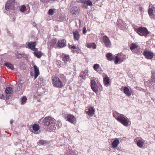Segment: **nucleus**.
<instances>
[{
  "mask_svg": "<svg viewBox=\"0 0 155 155\" xmlns=\"http://www.w3.org/2000/svg\"><path fill=\"white\" fill-rule=\"evenodd\" d=\"M113 116L118 121L125 126L129 125V121L127 117L123 114H120L116 111L113 112Z\"/></svg>",
  "mask_w": 155,
  "mask_h": 155,
  "instance_id": "nucleus-1",
  "label": "nucleus"
},
{
  "mask_svg": "<svg viewBox=\"0 0 155 155\" xmlns=\"http://www.w3.org/2000/svg\"><path fill=\"white\" fill-rule=\"evenodd\" d=\"M43 121L45 125L49 126L48 129L50 131H54L56 129L55 120L53 118L50 117H46L44 119Z\"/></svg>",
  "mask_w": 155,
  "mask_h": 155,
  "instance_id": "nucleus-2",
  "label": "nucleus"
},
{
  "mask_svg": "<svg viewBox=\"0 0 155 155\" xmlns=\"http://www.w3.org/2000/svg\"><path fill=\"white\" fill-rule=\"evenodd\" d=\"M135 31L141 36H146L149 33V32L147 28L144 27H138L137 26L134 27Z\"/></svg>",
  "mask_w": 155,
  "mask_h": 155,
  "instance_id": "nucleus-3",
  "label": "nucleus"
},
{
  "mask_svg": "<svg viewBox=\"0 0 155 155\" xmlns=\"http://www.w3.org/2000/svg\"><path fill=\"white\" fill-rule=\"evenodd\" d=\"M52 83L55 87L61 88L64 86L62 81L58 77L55 76H54L52 77Z\"/></svg>",
  "mask_w": 155,
  "mask_h": 155,
  "instance_id": "nucleus-4",
  "label": "nucleus"
},
{
  "mask_svg": "<svg viewBox=\"0 0 155 155\" xmlns=\"http://www.w3.org/2000/svg\"><path fill=\"white\" fill-rule=\"evenodd\" d=\"M14 0H10L5 5V9L7 11H9L12 13H14L15 12V6H12L10 5V2L12 3L14 2Z\"/></svg>",
  "mask_w": 155,
  "mask_h": 155,
  "instance_id": "nucleus-5",
  "label": "nucleus"
},
{
  "mask_svg": "<svg viewBox=\"0 0 155 155\" xmlns=\"http://www.w3.org/2000/svg\"><path fill=\"white\" fill-rule=\"evenodd\" d=\"M80 9L78 6L72 7L71 9L70 13L73 15H77L79 14Z\"/></svg>",
  "mask_w": 155,
  "mask_h": 155,
  "instance_id": "nucleus-6",
  "label": "nucleus"
},
{
  "mask_svg": "<svg viewBox=\"0 0 155 155\" xmlns=\"http://www.w3.org/2000/svg\"><path fill=\"white\" fill-rule=\"evenodd\" d=\"M103 41L107 47L110 48L112 45L109 38L106 35H104L103 37Z\"/></svg>",
  "mask_w": 155,
  "mask_h": 155,
  "instance_id": "nucleus-7",
  "label": "nucleus"
},
{
  "mask_svg": "<svg viewBox=\"0 0 155 155\" xmlns=\"http://www.w3.org/2000/svg\"><path fill=\"white\" fill-rule=\"evenodd\" d=\"M6 93V99H9L11 97L13 92L12 88L10 87H8L6 88L5 90Z\"/></svg>",
  "mask_w": 155,
  "mask_h": 155,
  "instance_id": "nucleus-8",
  "label": "nucleus"
},
{
  "mask_svg": "<svg viewBox=\"0 0 155 155\" xmlns=\"http://www.w3.org/2000/svg\"><path fill=\"white\" fill-rule=\"evenodd\" d=\"M66 119L67 121L73 124H75L76 122V119L72 114H68L66 116Z\"/></svg>",
  "mask_w": 155,
  "mask_h": 155,
  "instance_id": "nucleus-9",
  "label": "nucleus"
},
{
  "mask_svg": "<svg viewBox=\"0 0 155 155\" xmlns=\"http://www.w3.org/2000/svg\"><path fill=\"white\" fill-rule=\"evenodd\" d=\"M88 76V70L85 69L82 71L79 76V79L80 80H84Z\"/></svg>",
  "mask_w": 155,
  "mask_h": 155,
  "instance_id": "nucleus-10",
  "label": "nucleus"
},
{
  "mask_svg": "<svg viewBox=\"0 0 155 155\" xmlns=\"http://www.w3.org/2000/svg\"><path fill=\"white\" fill-rule=\"evenodd\" d=\"M143 54L145 58L148 59H152L153 57V54L151 51H144Z\"/></svg>",
  "mask_w": 155,
  "mask_h": 155,
  "instance_id": "nucleus-11",
  "label": "nucleus"
},
{
  "mask_svg": "<svg viewBox=\"0 0 155 155\" xmlns=\"http://www.w3.org/2000/svg\"><path fill=\"white\" fill-rule=\"evenodd\" d=\"M91 88L92 90L95 93L98 91V87L96 82L94 80H92L91 81Z\"/></svg>",
  "mask_w": 155,
  "mask_h": 155,
  "instance_id": "nucleus-12",
  "label": "nucleus"
},
{
  "mask_svg": "<svg viewBox=\"0 0 155 155\" xmlns=\"http://www.w3.org/2000/svg\"><path fill=\"white\" fill-rule=\"evenodd\" d=\"M36 45V43L35 42H28V44L27 46L31 50L34 51L35 50H37V48H35V47Z\"/></svg>",
  "mask_w": 155,
  "mask_h": 155,
  "instance_id": "nucleus-13",
  "label": "nucleus"
},
{
  "mask_svg": "<svg viewBox=\"0 0 155 155\" xmlns=\"http://www.w3.org/2000/svg\"><path fill=\"white\" fill-rule=\"evenodd\" d=\"M61 57L62 60L65 64L69 62L71 60L68 54H63Z\"/></svg>",
  "mask_w": 155,
  "mask_h": 155,
  "instance_id": "nucleus-14",
  "label": "nucleus"
},
{
  "mask_svg": "<svg viewBox=\"0 0 155 155\" xmlns=\"http://www.w3.org/2000/svg\"><path fill=\"white\" fill-rule=\"evenodd\" d=\"M117 24L118 26L121 29L124 28L125 26V23L121 19H118L117 22Z\"/></svg>",
  "mask_w": 155,
  "mask_h": 155,
  "instance_id": "nucleus-15",
  "label": "nucleus"
},
{
  "mask_svg": "<svg viewBox=\"0 0 155 155\" xmlns=\"http://www.w3.org/2000/svg\"><path fill=\"white\" fill-rule=\"evenodd\" d=\"M95 110L93 107H89L88 110L85 111L86 113L90 116H92L94 114Z\"/></svg>",
  "mask_w": 155,
  "mask_h": 155,
  "instance_id": "nucleus-16",
  "label": "nucleus"
},
{
  "mask_svg": "<svg viewBox=\"0 0 155 155\" xmlns=\"http://www.w3.org/2000/svg\"><path fill=\"white\" fill-rule=\"evenodd\" d=\"M58 45L60 48L63 47L66 45V41L64 39L59 40L58 41Z\"/></svg>",
  "mask_w": 155,
  "mask_h": 155,
  "instance_id": "nucleus-17",
  "label": "nucleus"
},
{
  "mask_svg": "<svg viewBox=\"0 0 155 155\" xmlns=\"http://www.w3.org/2000/svg\"><path fill=\"white\" fill-rule=\"evenodd\" d=\"M144 140H138L137 141V146L140 148H146L145 146H144Z\"/></svg>",
  "mask_w": 155,
  "mask_h": 155,
  "instance_id": "nucleus-18",
  "label": "nucleus"
},
{
  "mask_svg": "<svg viewBox=\"0 0 155 155\" xmlns=\"http://www.w3.org/2000/svg\"><path fill=\"white\" fill-rule=\"evenodd\" d=\"M35 74L34 77L35 79L36 78L39 74V71L38 68L36 65L34 66Z\"/></svg>",
  "mask_w": 155,
  "mask_h": 155,
  "instance_id": "nucleus-19",
  "label": "nucleus"
},
{
  "mask_svg": "<svg viewBox=\"0 0 155 155\" xmlns=\"http://www.w3.org/2000/svg\"><path fill=\"white\" fill-rule=\"evenodd\" d=\"M79 2L86 4L87 6H91L92 4V2L89 0H80Z\"/></svg>",
  "mask_w": 155,
  "mask_h": 155,
  "instance_id": "nucleus-20",
  "label": "nucleus"
},
{
  "mask_svg": "<svg viewBox=\"0 0 155 155\" xmlns=\"http://www.w3.org/2000/svg\"><path fill=\"white\" fill-rule=\"evenodd\" d=\"M34 54L35 56L37 57L38 58H40L42 55V52L41 51H38V49L37 50H35L34 51Z\"/></svg>",
  "mask_w": 155,
  "mask_h": 155,
  "instance_id": "nucleus-21",
  "label": "nucleus"
},
{
  "mask_svg": "<svg viewBox=\"0 0 155 155\" xmlns=\"http://www.w3.org/2000/svg\"><path fill=\"white\" fill-rule=\"evenodd\" d=\"M74 39L75 40L78 41L80 38V34L77 31H76L73 32Z\"/></svg>",
  "mask_w": 155,
  "mask_h": 155,
  "instance_id": "nucleus-22",
  "label": "nucleus"
},
{
  "mask_svg": "<svg viewBox=\"0 0 155 155\" xmlns=\"http://www.w3.org/2000/svg\"><path fill=\"white\" fill-rule=\"evenodd\" d=\"M104 83L106 87H108L110 85L109 78L107 76H106L104 78Z\"/></svg>",
  "mask_w": 155,
  "mask_h": 155,
  "instance_id": "nucleus-23",
  "label": "nucleus"
},
{
  "mask_svg": "<svg viewBox=\"0 0 155 155\" xmlns=\"http://www.w3.org/2000/svg\"><path fill=\"white\" fill-rule=\"evenodd\" d=\"M148 13L151 18H155V15L153 13V10L152 8H150L148 10Z\"/></svg>",
  "mask_w": 155,
  "mask_h": 155,
  "instance_id": "nucleus-24",
  "label": "nucleus"
},
{
  "mask_svg": "<svg viewBox=\"0 0 155 155\" xmlns=\"http://www.w3.org/2000/svg\"><path fill=\"white\" fill-rule=\"evenodd\" d=\"M86 46L88 48H92L93 49H96L97 47L96 45L94 43H87V44Z\"/></svg>",
  "mask_w": 155,
  "mask_h": 155,
  "instance_id": "nucleus-25",
  "label": "nucleus"
},
{
  "mask_svg": "<svg viewBox=\"0 0 155 155\" xmlns=\"http://www.w3.org/2000/svg\"><path fill=\"white\" fill-rule=\"evenodd\" d=\"M115 56L113 55L111 53H109L107 54V59L109 61H112L115 59Z\"/></svg>",
  "mask_w": 155,
  "mask_h": 155,
  "instance_id": "nucleus-26",
  "label": "nucleus"
},
{
  "mask_svg": "<svg viewBox=\"0 0 155 155\" xmlns=\"http://www.w3.org/2000/svg\"><path fill=\"white\" fill-rule=\"evenodd\" d=\"M123 91L124 93L128 97H130L131 95V93L129 91V89L127 87H124Z\"/></svg>",
  "mask_w": 155,
  "mask_h": 155,
  "instance_id": "nucleus-27",
  "label": "nucleus"
},
{
  "mask_svg": "<svg viewBox=\"0 0 155 155\" xmlns=\"http://www.w3.org/2000/svg\"><path fill=\"white\" fill-rule=\"evenodd\" d=\"M9 69L13 70L14 68L13 65L9 62H5L4 64Z\"/></svg>",
  "mask_w": 155,
  "mask_h": 155,
  "instance_id": "nucleus-28",
  "label": "nucleus"
},
{
  "mask_svg": "<svg viewBox=\"0 0 155 155\" xmlns=\"http://www.w3.org/2000/svg\"><path fill=\"white\" fill-rule=\"evenodd\" d=\"M32 128L35 131H37L40 129V126L37 124H34L32 125Z\"/></svg>",
  "mask_w": 155,
  "mask_h": 155,
  "instance_id": "nucleus-29",
  "label": "nucleus"
},
{
  "mask_svg": "<svg viewBox=\"0 0 155 155\" xmlns=\"http://www.w3.org/2000/svg\"><path fill=\"white\" fill-rule=\"evenodd\" d=\"M119 143V140L118 139H116L113 141L112 143V145L113 148L116 147Z\"/></svg>",
  "mask_w": 155,
  "mask_h": 155,
  "instance_id": "nucleus-30",
  "label": "nucleus"
},
{
  "mask_svg": "<svg viewBox=\"0 0 155 155\" xmlns=\"http://www.w3.org/2000/svg\"><path fill=\"white\" fill-rule=\"evenodd\" d=\"M138 45L134 43H132L131 45L130 48L131 50H133L136 48H138Z\"/></svg>",
  "mask_w": 155,
  "mask_h": 155,
  "instance_id": "nucleus-31",
  "label": "nucleus"
},
{
  "mask_svg": "<svg viewBox=\"0 0 155 155\" xmlns=\"http://www.w3.org/2000/svg\"><path fill=\"white\" fill-rule=\"evenodd\" d=\"M100 66V65L99 64H95L94 65L93 68L95 71H97V72H98L99 73H101V72L100 71H98V69L99 68Z\"/></svg>",
  "mask_w": 155,
  "mask_h": 155,
  "instance_id": "nucleus-32",
  "label": "nucleus"
},
{
  "mask_svg": "<svg viewBox=\"0 0 155 155\" xmlns=\"http://www.w3.org/2000/svg\"><path fill=\"white\" fill-rule=\"evenodd\" d=\"M27 100V98L25 96H23L21 98V104H25Z\"/></svg>",
  "mask_w": 155,
  "mask_h": 155,
  "instance_id": "nucleus-33",
  "label": "nucleus"
},
{
  "mask_svg": "<svg viewBox=\"0 0 155 155\" xmlns=\"http://www.w3.org/2000/svg\"><path fill=\"white\" fill-rule=\"evenodd\" d=\"M47 143V140H41L39 141V143L38 145H44L45 144Z\"/></svg>",
  "mask_w": 155,
  "mask_h": 155,
  "instance_id": "nucleus-34",
  "label": "nucleus"
},
{
  "mask_svg": "<svg viewBox=\"0 0 155 155\" xmlns=\"http://www.w3.org/2000/svg\"><path fill=\"white\" fill-rule=\"evenodd\" d=\"M115 60L114 61V63L115 64H117L119 61L120 60V59L117 56H115Z\"/></svg>",
  "mask_w": 155,
  "mask_h": 155,
  "instance_id": "nucleus-35",
  "label": "nucleus"
},
{
  "mask_svg": "<svg viewBox=\"0 0 155 155\" xmlns=\"http://www.w3.org/2000/svg\"><path fill=\"white\" fill-rule=\"evenodd\" d=\"M56 126L58 127V128L60 127L61 126V123L59 121H58L56 123Z\"/></svg>",
  "mask_w": 155,
  "mask_h": 155,
  "instance_id": "nucleus-36",
  "label": "nucleus"
},
{
  "mask_svg": "<svg viewBox=\"0 0 155 155\" xmlns=\"http://www.w3.org/2000/svg\"><path fill=\"white\" fill-rule=\"evenodd\" d=\"M26 7L24 5L21 6L20 8V11L22 12H23L25 11Z\"/></svg>",
  "mask_w": 155,
  "mask_h": 155,
  "instance_id": "nucleus-37",
  "label": "nucleus"
},
{
  "mask_svg": "<svg viewBox=\"0 0 155 155\" xmlns=\"http://www.w3.org/2000/svg\"><path fill=\"white\" fill-rule=\"evenodd\" d=\"M24 54L18 53L16 54V57L18 58H20L23 56Z\"/></svg>",
  "mask_w": 155,
  "mask_h": 155,
  "instance_id": "nucleus-38",
  "label": "nucleus"
},
{
  "mask_svg": "<svg viewBox=\"0 0 155 155\" xmlns=\"http://www.w3.org/2000/svg\"><path fill=\"white\" fill-rule=\"evenodd\" d=\"M136 89L137 90H139L140 91H141L143 92H146V90H145L143 88H142L141 87H137L136 88Z\"/></svg>",
  "mask_w": 155,
  "mask_h": 155,
  "instance_id": "nucleus-39",
  "label": "nucleus"
},
{
  "mask_svg": "<svg viewBox=\"0 0 155 155\" xmlns=\"http://www.w3.org/2000/svg\"><path fill=\"white\" fill-rule=\"evenodd\" d=\"M54 10L53 9H50L48 11V14L50 15H52L54 14Z\"/></svg>",
  "mask_w": 155,
  "mask_h": 155,
  "instance_id": "nucleus-40",
  "label": "nucleus"
},
{
  "mask_svg": "<svg viewBox=\"0 0 155 155\" xmlns=\"http://www.w3.org/2000/svg\"><path fill=\"white\" fill-rule=\"evenodd\" d=\"M26 7L25 10L26 11V13H28L29 12L30 10V8L29 6V5H27Z\"/></svg>",
  "mask_w": 155,
  "mask_h": 155,
  "instance_id": "nucleus-41",
  "label": "nucleus"
},
{
  "mask_svg": "<svg viewBox=\"0 0 155 155\" xmlns=\"http://www.w3.org/2000/svg\"><path fill=\"white\" fill-rule=\"evenodd\" d=\"M152 75L151 78H155V73L153 71H152L151 72Z\"/></svg>",
  "mask_w": 155,
  "mask_h": 155,
  "instance_id": "nucleus-42",
  "label": "nucleus"
},
{
  "mask_svg": "<svg viewBox=\"0 0 155 155\" xmlns=\"http://www.w3.org/2000/svg\"><path fill=\"white\" fill-rule=\"evenodd\" d=\"M87 31L86 30V28L84 27L83 29V34H85L87 33Z\"/></svg>",
  "mask_w": 155,
  "mask_h": 155,
  "instance_id": "nucleus-43",
  "label": "nucleus"
},
{
  "mask_svg": "<svg viewBox=\"0 0 155 155\" xmlns=\"http://www.w3.org/2000/svg\"><path fill=\"white\" fill-rule=\"evenodd\" d=\"M56 0H48V3H53L54 2L56 1Z\"/></svg>",
  "mask_w": 155,
  "mask_h": 155,
  "instance_id": "nucleus-44",
  "label": "nucleus"
},
{
  "mask_svg": "<svg viewBox=\"0 0 155 155\" xmlns=\"http://www.w3.org/2000/svg\"><path fill=\"white\" fill-rule=\"evenodd\" d=\"M13 1L14 2H13V3H12V2H10V3H9L10 5H12V6H14V5L15 4V0H14Z\"/></svg>",
  "mask_w": 155,
  "mask_h": 155,
  "instance_id": "nucleus-45",
  "label": "nucleus"
},
{
  "mask_svg": "<svg viewBox=\"0 0 155 155\" xmlns=\"http://www.w3.org/2000/svg\"><path fill=\"white\" fill-rule=\"evenodd\" d=\"M40 1L43 3H48V0H40Z\"/></svg>",
  "mask_w": 155,
  "mask_h": 155,
  "instance_id": "nucleus-46",
  "label": "nucleus"
},
{
  "mask_svg": "<svg viewBox=\"0 0 155 155\" xmlns=\"http://www.w3.org/2000/svg\"><path fill=\"white\" fill-rule=\"evenodd\" d=\"M32 25L34 27H37V25L34 22V23H33V24H32Z\"/></svg>",
  "mask_w": 155,
  "mask_h": 155,
  "instance_id": "nucleus-47",
  "label": "nucleus"
},
{
  "mask_svg": "<svg viewBox=\"0 0 155 155\" xmlns=\"http://www.w3.org/2000/svg\"><path fill=\"white\" fill-rule=\"evenodd\" d=\"M151 81L152 82H153L154 83H155V78H152L151 79Z\"/></svg>",
  "mask_w": 155,
  "mask_h": 155,
  "instance_id": "nucleus-48",
  "label": "nucleus"
},
{
  "mask_svg": "<svg viewBox=\"0 0 155 155\" xmlns=\"http://www.w3.org/2000/svg\"><path fill=\"white\" fill-rule=\"evenodd\" d=\"M71 48L73 49H74L76 48V47L74 45H73V46H71Z\"/></svg>",
  "mask_w": 155,
  "mask_h": 155,
  "instance_id": "nucleus-49",
  "label": "nucleus"
},
{
  "mask_svg": "<svg viewBox=\"0 0 155 155\" xmlns=\"http://www.w3.org/2000/svg\"><path fill=\"white\" fill-rule=\"evenodd\" d=\"M13 122V121L12 120H10V123L11 124H12Z\"/></svg>",
  "mask_w": 155,
  "mask_h": 155,
  "instance_id": "nucleus-50",
  "label": "nucleus"
},
{
  "mask_svg": "<svg viewBox=\"0 0 155 155\" xmlns=\"http://www.w3.org/2000/svg\"><path fill=\"white\" fill-rule=\"evenodd\" d=\"M82 7H84V8H86V5H82Z\"/></svg>",
  "mask_w": 155,
  "mask_h": 155,
  "instance_id": "nucleus-51",
  "label": "nucleus"
},
{
  "mask_svg": "<svg viewBox=\"0 0 155 155\" xmlns=\"http://www.w3.org/2000/svg\"><path fill=\"white\" fill-rule=\"evenodd\" d=\"M71 46H71V45H69V48H71Z\"/></svg>",
  "mask_w": 155,
  "mask_h": 155,
  "instance_id": "nucleus-52",
  "label": "nucleus"
},
{
  "mask_svg": "<svg viewBox=\"0 0 155 155\" xmlns=\"http://www.w3.org/2000/svg\"><path fill=\"white\" fill-rule=\"evenodd\" d=\"M153 8V9H155V7H154Z\"/></svg>",
  "mask_w": 155,
  "mask_h": 155,
  "instance_id": "nucleus-53",
  "label": "nucleus"
},
{
  "mask_svg": "<svg viewBox=\"0 0 155 155\" xmlns=\"http://www.w3.org/2000/svg\"><path fill=\"white\" fill-rule=\"evenodd\" d=\"M47 155H52V154H48Z\"/></svg>",
  "mask_w": 155,
  "mask_h": 155,
  "instance_id": "nucleus-54",
  "label": "nucleus"
},
{
  "mask_svg": "<svg viewBox=\"0 0 155 155\" xmlns=\"http://www.w3.org/2000/svg\"><path fill=\"white\" fill-rule=\"evenodd\" d=\"M136 53H137V54H138V52H137V53L136 52Z\"/></svg>",
  "mask_w": 155,
  "mask_h": 155,
  "instance_id": "nucleus-55",
  "label": "nucleus"
},
{
  "mask_svg": "<svg viewBox=\"0 0 155 155\" xmlns=\"http://www.w3.org/2000/svg\"><path fill=\"white\" fill-rule=\"evenodd\" d=\"M41 119L40 120H39V121H41Z\"/></svg>",
  "mask_w": 155,
  "mask_h": 155,
  "instance_id": "nucleus-56",
  "label": "nucleus"
},
{
  "mask_svg": "<svg viewBox=\"0 0 155 155\" xmlns=\"http://www.w3.org/2000/svg\"><path fill=\"white\" fill-rule=\"evenodd\" d=\"M117 155H120V154H118Z\"/></svg>",
  "mask_w": 155,
  "mask_h": 155,
  "instance_id": "nucleus-57",
  "label": "nucleus"
},
{
  "mask_svg": "<svg viewBox=\"0 0 155 155\" xmlns=\"http://www.w3.org/2000/svg\"><path fill=\"white\" fill-rule=\"evenodd\" d=\"M38 155V154H37V155Z\"/></svg>",
  "mask_w": 155,
  "mask_h": 155,
  "instance_id": "nucleus-58",
  "label": "nucleus"
}]
</instances>
